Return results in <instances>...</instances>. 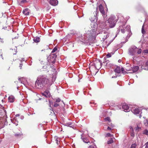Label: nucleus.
<instances>
[{
    "instance_id": "obj_27",
    "label": "nucleus",
    "mask_w": 148,
    "mask_h": 148,
    "mask_svg": "<svg viewBox=\"0 0 148 148\" xmlns=\"http://www.w3.org/2000/svg\"><path fill=\"white\" fill-rule=\"evenodd\" d=\"M145 124L146 126H148V120H145L144 121Z\"/></svg>"
},
{
    "instance_id": "obj_41",
    "label": "nucleus",
    "mask_w": 148,
    "mask_h": 148,
    "mask_svg": "<svg viewBox=\"0 0 148 148\" xmlns=\"http://www.w3.org/2000/svg\"><path fill=\"white\" fill-rule=\"evenodd\" d=\"M22 66V63H20V67H21L20 69H21V67Z\"/></svg>"
},
{
    "instance_id": "obj_45",
    "label": "nucleus",
    "mask_w": 148,
    "mask_h": 148,
    "mask_svg": "<svg viewBox=\"0 0 148 148\" xmlns=\"http://www.w3.org/2000/svg\"><path fill=\"white\" fill-rule=\"evenodd\" d=\"M111 125V126H112V127H114L113 125H112V123H111V125Z\"/></svg>"
},
{
    "instance_id": "obj_44",
    "label": "nucleus",
    "mask_w": 148,
    "mask_h": 148,
    "mask_svg": "<svg viewBox=\"0 0 148 148\" xmlns=\"http://www.w3.org/2000/svg\"><path fill=\"white\" fill-rule=\"evenodd\" d=\"M0 39H1V42H3V39H2H2H1V38H0Z\"/></svg>"
},
{
    "instance_id": "obj_29",
    "label": "nucleus",
    "mask_w": 148,
    "mask_h": 148,
    "mask_svg": "<svg viewBox=\"0 0 148 148\" xmlns=\"http://www.w3.org/2000/svg\"><path fill=\"white\" fill-rule=\"evenodd\" d=\"M23 78H19L18 79V82L19 83H23H23H22V81H21V80L22 79H23Z\"/></svg>"
},
{
    "instance_id": "obj_28",
    "label": "nucleus",
    "mask_w": 148,
    "mask_h": 148,
    "mask_svg": "<svg viewBox=\"0 0 148 148\" xmlns=\"http://www.w3.org/2000/svg\"><path fill=\"white\" fill-rule=\"evenodd\" d=\"M105 120L106 121H108L109 122L111 121L110 120L109 117H107L105 119Z\"/></svg>"
},
{
    "instance_id": "obj_47",
    "label": "nucleus",
    "mask_w": 148,
    "mask_h": 148,
    "mask_svg": "<svg viewBox=\"0 0 148 148\" xmlns=\"http://www.w3.org/2000/svg\"><path fill=\"white\" fill-rule=\"evenodd\" d=\"M21 61H24V58H22V59Z\"/></svg>"
},
{
    "instance_id": "obj_4",
    "label": "nucleus",
    "mask_w": 148,
    "mask_h": 148,
    "mask_svg": "<svg viewBox=\"0 0 148 148\" xmlns=\"http://www.w3.org/2000/svg\"><path fill=\"white\" fill-rule=\"evenodd\" d=\"M142 51L141 49H138L135 46H132L129 49V53L131 55L134 56L137 53L140 54Z\"/></svg>"
},
{
    "instance_id": "obj_19",
    "label": "nucleus",
    "mask_w": 148,
    "mask_h": 148,
    "mask_svg": "<svg viewBox=\"0 0 148 148\" xmlns=\"http://www.w3.org/2000/svg\"><path fill=\"white\" fill-rule=\"evenodd\" d=\"M92 35V34L90 32V31H88L86 33V36L88 38L91 36Z\"/></svg>"
},
{
    "instance_id": "obj_32",
    "label": "nucleus",
    "mask_w": 148,
    "mask_h": 148,
    "mask_svg": "<svg viewBox=\"0 0 148 148\" xmlns=\"http://www.w3.org/2000/svg\"><path fill=\"white\" fill-rule=\"evenodd\" d=\"M106 136H110L111 137L112 136V135L109 133H108L106 134Z\"/></svg>"
},
{
    "instance_id": "obj_26",
    "label": "nucleus",
    "mask_w": 148,
    "mask_h": 148,
    "mask_svg": "<svg viewBox=\"0 0 148 148\" xmlns=\"http://www.w3.org/2000/svg\"><path fill=\"white\" fill-rule=\"evenodd\" d=\"M136 145L135 144H133L131 145L130 148H136Z\"/></svg>"
},
{
    "instance_id": "obj_2",
    "label": "nucleus",
    "mask_w": 148,
    "mask_h": 148,
    "mask_svg": "<svg viewBox=\"0 0 148 148\" xmlns=\"http://www.w3.org/2000/svg\"><path fill=\"white\" fill-rule=\"evenodd\" d=\"M119 31H121L122 33H125L127 38H129L131 35L130 27L129 25H124L120 26L119 27Z\"/></svg>"
},
{
    "instance_id": "obj_39",
    "label": "nucleus",
    "mask_w": 148,
    "mask_h": 148,
    "mask_svg": "<svg viewBox=\"0 0 148 148\" xmlns=\"http://www.w3.org/2000/svg\"><path fill=\"white\" fill-rule=\"evenodd\" d=\"M19 114H17L16 115L15 117H16V118H18V119H19Z\"/></svg>"
},
{
    "instance_id": "obj_25",
    "label": "nucleus",
    "mask_w": 148,
    "mask_h": 148,
    "mask_svg": "<svg viewBox=\"0 0 148 148\" xmlns=\"http://www.w3.org/2000/svg\"><path fill=\"white\" fill-rule=\"evenodd\" d=\"M113 142V139L112 138H111L108 141V144H110L112 143Z\"/></svg>"
},
{
    "instance_id": "obj_34",
    "label": "nucleus",
    "mask_w": 148,
    "mask_h": 148,
    "mask_svg": "<svg viewBox=\"0 0 148 148\" xmlns=\"http://www.w3.org/2000/svg\"><path fill=\"white\" fill-rule=\"evenodd\" d=\"M59 105L58 104L56 103H55L54 104V106L55 107H57Z\"/></svg>"
},
{
    "instance_id": "obj_51",
    "label": "nucleus",
    "mask_w": 148,
    "mask_h": 148,
    "mask_svg": "<svg viewBox=\"0 0 148 148\" xmlns=\"http://www.w3.org/2000/svg\"><path fill=\"white\" fill-rule=\"evenodd\" d=\"M1 56H2V55H1Z\"/></svg>"
},
{
    "instance_id": "obj_10",
    "label": "nucleus",
    "mask_w": 148,
    "mask_h": 148,
    "mask_svg": "<svg viewBox=\"0 0 148 148\" xmlns=\"http://www.w3.org/2000/svg\"><path fill=\"white\" fill-rule=\"evenodd\" d=\"M138 69V66H135L133 68H131V69H126L127 71H129L130 70H132L133 72L134 73L137 71Z\"/></svg>"
},
{
    "instance_id": "obj_38",
    "label": "nucleus",
    "mask_w": 148,
    "mask_h": 148,
    "mask_svg": "<svg viewBox=\"0 0 148 148\" xmlns=\"http://www.w3.org/2000/svg\"><path fill=\"white\" fill-rule=\"evenodd\" d=\"M145 145H146L145 148H148V142L145 144Z\"/></svg>"
},
{
    "instance_id": "obj_20",
    "label": "nucleus",
    "mask_w": 148,
    "mask_h": 148,
    "mask_svg": "<svg viewBox=\"0 0 148 148\" xmlns=\"http://www.w3.org/2000/svg\"><path fill=\"white\" fill-rule=\"evenodd\" d=\"M40 40V38L39 37H36L34 38V41L36 43L39 42Z\"/></svg>"
},
{
    "instance_id": "obj_11",
    "label": "nucleus",
    "mask_w": 148,
    "mask_h": 148,
    "mask_svg": "<svg viewBox=\"0 0 148 148\" xmlns=\"http://www.w3.org/2000/svg\"><path fill=\"white\" fill-rule=\"evenodd\" d=\"M42 95L46 97H50L51 96L50 93L48 91H45L42 93Z\"/></svg>"
},
{
    "instance_id": "obj_21",
    "label": "nucleus",
    "mask_w": 148,
    "mask_h": 148,
    "mask_svg": "<svg viewBox=\"0 0 148 148\" xmlns=\"http://www.w3.org/2000/svg\"><path fill=\"white\" fill-rule=\"evenodd\" d=\"M144 25H145L144 24L142 26L141 30L142 33L143 34H145L146 33V32L144 28Z\"/></svg>"
},
{
    "instance_id": "obj_30",
    "label": "nucleus",
    "mask_w": 148,
    "mask_h": 148,
    "mask_svg": "<svg viewBox=\"0 0 148 148\" xmlns=\"http://www.w3.org/2000/svg\"><path fill=\"white\" fill-rule=\"evenodd\" d=\"M112 56V55L110 53H108L107 55V56L108 58Z\"/></svg>"
},
{
    "instance_id": "obj_16",
    "label": "nucleus",
    "mask_w": 148,
    "mask_h": 148,
    "mask_svg": "<svg viewBox=\"0 0 148 148\" xmlns=\"http://www.w3.org/2000/svg\"><path fill=\"white\" fill-rule=\"evenodd\" d=\"M122 108L124 110H126V112H128L130 110L129 107L127 105H123L122 106Z\"/></svg>"
},
{
    "instance_id": "obj_14",
    "label": "nucleus",
    "mask_w": 148,
    "mask_h": 148,
    "mask_svg": "<svg viewBox=\"0 0 148 148\" xmlns=\"http://www.w3.org/2000/svg\"><path fill=\"white\" fill-rule=\"evenodd\" d=\"M18 119L16 117H15L13 120H11V121L12 123L15 124L16 126H17L18 125Z\"/></svg>"
},
{
    "instance_id": "obj_23",
    "label": "nucleus",
    "mask_w": 148,
    "mask_h": 148,
    "mask_svg": "<svg viewBox=\"0 0 148 148\" xmlns=\"http://www.w3.org/2000/svg\"><path fill=\"white\" fill-rule=\"evenodd\" d=\"M27 1L26 0H23L21 2V3L19 4L20 5H21L22 4L25 3H27Z\"/></svg>"
},
{
    "instance_id": "obj_33",
    "label": "nucleus",
    "mask_w": 148,
    "mask_h": 148,
    "mask_svg": "<svg viewBox=\"0 0 148 148\" xmlns=\"http://www.w3.org/2000/svg\"><path fill=\"white\" fill-rule=\"evenodd\" d=\"M60 101V99L59 98L57 99L56 100V102H59Z\"/></svg>"
},
{
    "instance_id": "obj_42",
    "label": "nucleus",
    "mask_w": 148,
    "mask_h": 148,
    "mask_svg": "<svg viewBox=\"0 0 148 148\" xmlns=\"http://www.w3.org/2000/svg\"><path fill=\"white\" fill-rule=\"evenodd\" d=\"M107 130H111V128L109 127H108L107 128Z\"/></svg>"
},
{
    "instance_id": "obj_17",
    "label": "nucleus",
    "mask_w": 148,
    "mask_h": 148,
    "mask_svg": "<svg viewBox=\"0 0 148 148\" xmlns=\"http://www.w3.org/2000/svg\"><path fill=\"white\" fill-rule=\"evenodd\" d=\"M95 66L96 68L97 69L100 68L101 66V62L99 61L97 62L95 64Z\"/></svg>"
},
{
    "instance_id": "obj_24",
    "label": "nucleus",
    "mask_w": 148,
    "mask_h": 148,
    "mask_svg": "<svg viewBox=\"0 0 148 148\" xmlns=\"http://www.w3.org/2000/svg\"><path fill=\"white\" fill-rule=\"evenodd\" d=\"M143 134H145L147 135H148V131L147 130H145L143 131Z\"/></svg>"
},
{
    "instance_id": "obj_50",
    "label": "nucleus",
    "mask_w": 148,
    "mask_h": 148,
    "mask_svg": "<svg viewBox=\"0 0 148 148\" xmlns=\"http://www.w3.org/2000/svg\"><path fill=\"white\" fill-rule=\"evenodd\" d=\"M53 63H54V61H53Z\"/></svg>"
},
{
    "instance_id": "obj_40",
    "label": "nucleus",
    "mask_w": 148,
    "mask_h": 148,
    "mask_svg": "<svg viewBox=\"0 0 148 148\" xmlns=\"http://www.w3.org/2000/svg\"><path fill=\"white\" fill-rule=\"evenodd\" d=\"M52 57L53 58L55 57L54 59V60H55V58H56V56L55 55L53 54V56Z\"/></svg>"
},
{
    "instance_id": "obj_13",
    "label": "nucleus",
    "mask_w": 148,
    "mask_h": 148,
    "mask_svg": "<svg viewBox=\"0 0 148 148\" xmlns=\"http://www.w3.org/2000/svg\"><path fill=\"white\" fill-rule=\"evenodd\" d=\"M22 12L25 15L27 16L29 14L30 10L28 8H25L23 11Z\"/></svg>"
},
{
    "instance_id": "obj_9",
    "label": "nucleus",
    "mask_w": 148,
    "mask_h": 148,
    "mask_svg": "<svg viewBox=\"0 0 148 148\" xmlns=\"http://www.w3.org/2000/svg\"><path fill=\"white\" fill-rule=\"evenodd\" d=\"M141 67L145 70H148V61L146 62L145 64L143 62L141 63Z\"/></svg>"
},
{
    "instance_id": "obj_1",
    "label": "nucleus",
    "mask_w": 148,
    "mask_h": 148,
    "mask_svg": "<svg viewBox=\"0 0 148 148\" xmlns=\"http://www.w3.org/2000/svg\"><path fill=\"white\" fill-rule=\"evenodd\" d=\"M55 80V78L53 79L52 81L44 76H41L38 77L35 83V86L37 88H42L44 85H46L47 86H50Z\"/></svg>"
},
{
    "instance_id": "obj_18",
    "label": "nucleus",
    "mask_w": 148,
    "mask_h": 148,
    "mask_svg": "<svg viewBox=\"0 0 148 148\" xmlns=\"http://www.w3.org/2000/svg\"><path fill=\"white\" fill-rule=\"evenodd\" d=\"M14 100V97L12 96H10L8 97V101L10 102H13Z\"/></svg>"
},
{
    "instance_id": "obj_37",
    "label": "nucleus",
    "mask_w": 148,
    "mask_h": 148,
    "mask_svg": "<svg viewBox=\"0 0 148 148\" xmlns=\"http://www.w3.org/2000/svg\"><path fill=\"white\" fill-rule=\"evenodd\" d=\"M144 52L145 53H148V49H146L144 51Z\"/></svg>"
},
{
    "instance_id": "obj_52",
    "label": "nucleus",
    "mask_w": 148,
    "mask_h": 148,
    "mask_svg": "<svg viewBox=\"0 0 148 148\" xmlns=\"http://www.w3.org/2000/svg\"><path fill=\"white\" fill-rule=\"evenodd\" d=\"M1 141V140H0V142Z\"/></svg>"
},
{
    "instance_id": "obj_7",
    "label": "nucleus",
    "mask_w": 148,
    "mask_h": 148,
    "mask_svg": "<svg viewBox=\"0 0 148 148\" xmlns=\"http://www.w3.org/2000/svg\"><path fill=\"white\" fill-rule=\"evenodd\" d=\"M98 7L103 18L105 19L107 17V15L105 14L103 6L101 4H100L98 6Z\"/></svg>"
},
{
    "instance_id": "obj_12",
    "label": "nucleus",
    "mask_w": 148,
    "mask_h": 148,
    "mask_svg": "<svg viewBox=\"0 0 148 148\" xmlns=\"http://www.w3.org/2000/svg\"><path fill=\"white\" fill-rule=\"evenodd\" d=\"M58 1L57 0H50L49 3L53 6H56L58 4Z\"/></svg>"
},
{
    "instance_id": "obj_15",
    "label": "nucleus",
    "mask_w": 148,
    "mask_h": 148,
    "mask_svg": "<svg viewBox=\"0 0 148 148\" xmlns=\"http://www.w3.org/2000/svg\"><path fill=\"white\" fill-rule=\"evenodd\" d=\"M132 112L134 114H139L140 111L138 108H134Z\"/></svg>"
},
{
    "instance_id": "obj_49",
    "label": "nucleus",
    "mask_w": 148,
    "mask_h": 148,
    "mask_svg": "<svg viewBox=\"0 0 148 148\" xmlns=\"http://www.w3.org/2000/svg\"><path fill=\"white\" fill-rule=\"evenodd\" d=\"M121 60H119L118 61V62H121Z\"/></svg>"
},
{
    "instance_id": "obj_36",
    "label": "nucleus",
    "mask_w": 148,
    "mask_h": 148,
    "mask_svg": "<svg viewBox=\"0 0 148 148\" xmlns=\"http://www.w3.org/2000/svg\"><path fill=\"white\" fill-rule=\"evenodd\" d=\"M96 147L95 146L91 145L88 148H95Z\"/></svg>"
},
{
    "instance_id": "obj_46",
    "label": "nucleus",
    "mask_w": 148,
    "mask_h": 148,
    "mask_svg": "<svg viewBox=\"0 0 148 148\" xmlns=\"http://www.w3.org/2000/svg\"><path fill=\"white\" fill-rule=\"evenodd\" d=\"M56 143H57V144H58V140L56 139Z\"/></svg>"
},
{
    "instance_id": "obj_48",
    "label": "nucleus",
    "mask_w": 148,
    "mask_h": 148,
    "mask_svg": "<svg viewBox=\"0 0 148 148\" xmlns=\"http://www.w3.org/2000/svg\"><path fill=\"white\" fill-rule=\"evenodd\" d=\"M49 103H50V105H49V106H50V107H51V104H50V103H51V102H50V101L49 100Z\"/></svg>"
},
{
    "instance_id": "obj_43",
    "label": "nucleus",
    "mask_w": 148,
    "mask_h": 148,
    "mask_svg": "<svg viewBox=\"0 0 148 148\" xmlns=\"http://www.w3.org/2000/svg\"><path fill=\"white\" fill-rule=\"evenodd\" d=\"M116 77H117V76L116 75V76H112V78H115Z\"/></svg>"
},
{
    "instance_id": "obj_6",
    "label": "nucleus",
    "mask_w": 148,
    "mask_h": 148,
    "mask_svg": "<svg viewBox=\"0 0 148 148\" xmlns=\"http://www.w3.org/2000/svg\"><path fill=\"white\" fill-rule=\"evenodd\" d=\"M96 13V15H94V17L93 18L91 17L90 19L91 21H92L91 23V27L92 28V29L93 30H95V28L97 26V24L95 22H93V21H95L97 20V16L98 14V11H96L95 12Z\"/></svg>"
},
{
    "instance_id": "obj_22",
    "label": "nucleus",
    "mask_w": 148,
    "mask_h": 148,
    "mask_svg": "<svg viewBox=\"0 0 148 148\" xmlns=\"http://www.w3.org/2000/svg\"><path fill=\"white\" fill-rule=\"evenodd\" d=\"M130 129L132 130V132L131 134V135L132 137H134V134L133 133V129L132 127H130Z\"/></svg>"
},
{
    "instance_id": "obj_8",
    "label": "nucleus",
    "mask_w": 148,
    "mask_h": 148,
    "mask_svg": "<svg viewBox=\"0 0 148 148\" xmlns=\"http://www.w3.org/2000/svg\"><path fill=\"white\" fill-rule=\"evenodd\" d=\"M124 69L123 68H122L121 69L120 67L119 66H117L114 70V71L115 73H120L121 72H122V73H124Z\"/></svg>"
},
{
    "instance_id": "obj_3",
    "label": "nucleus",
    "mask_w": 148,
    "mask_h": 148,
    "mask_svg": "<svg viewBox=\"0 0 148 148\" xmlns=\"http://www.w3.org/2000/svg\"><path fill=\"white\" fill-rule=\"evenodd\" d=\"M115 38V37H114V36L110 34L104 36L103 38V39L104 40V41L103 44L105 47H108L111 43L113 41Z\"/></svg>"
},
{
    "instance_id": "obj_31",
    "label": "nucleus",
    "mask_w": 148,
    "mask_h": 148,
    "mask_svg": "<svg viewBox=\"0 0 148 148\" xmlns=\"http://www.w3.org/2000/svg\"><path fill=\"white\" fill-rule=\"evenodd\" d=\"M140 127H139L138 126H137L136 128V130L137 131H138L139 129H140Z\"/></svg>"
},
{
    "instance_id": "obj_35",
    "label": "nucleus",
    "mask_w": 148,
    "mask_h": 148,
    "mask_svg": "<svg viewBox=\"0 0 148 148\" xmlns=\"http://www.w3.org/2000/svg\"><path fill=\"white\" fill-rule=\"evenodd\" d=\"M57 50V49L55 48H54L53 50H52V53H54V52H55Z\"/></svg>"
},
{
    "instance_id": "obj_5",
    "label": "nucleus",
    "mask_w": 148,
    "mask_h": 148,
    "mask_svg": "<svg viewBox=\"0 0 148 148\" xmlns=\"http://www.w3.org/2000/svg\"><path fill=\"white\" fill-rule=\"evenodd\" d=\"M116 22L115 17L114 16H111L108 20L107 25L110 28H112L115 26Z\"/></svg>"
}]
</instances>
